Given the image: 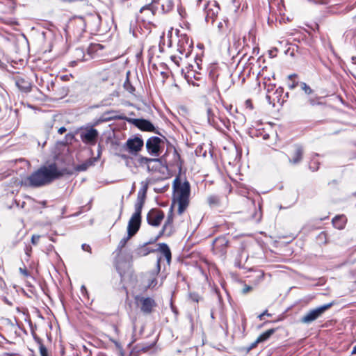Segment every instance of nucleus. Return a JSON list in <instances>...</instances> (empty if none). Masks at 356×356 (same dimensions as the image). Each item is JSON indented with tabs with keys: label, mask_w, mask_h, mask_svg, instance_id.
Returning a JSON list of instances; mask_svg holds the SVG:
<instances>
[{
	"label": "nucleus",
	"mask_w": 356,
	"mask_h": 356,
	"mask_svg": "<svg viewBox=\"0 0 356 356\" xmlns=\"http://www.w3.org/2000/svg\"><path fill=\"white\" fill-rule=\"evenodd\" d=\"M184 161L176 148L172 153V159L166 163V168L172 171H177L178 176L173 181V204H177V214L182 215L189 205L191 187L188 181L181 182L179 175L181 172Z\"/></svg>",
	"instance_id": "obj_1"
},
{
	"label": "nucleus",
	"mask_w": 356,
	"mask_h": 356,
	"mask_svg": "<svg viewBox=\"0 0 356 356\" xmlns=\"http://www.w3.org/2000/svg\"><path fill=\"white\" fill-rule=\"evenodd\" d=\"M64 172L60 170L56 163L44 165L34 171L29 176L25 177L22 183L26 186L38 188L48 185L54 180L63 177Z\"/></svg>",
	"instance_id": "obj_2"
},
{
	"label": "nucleus",
	"mask_w": 356,
	"mask_h": 356,
	"mask_svg": "<svg viewBox=\"0 0 356 356\" xmlns=\"http://www.w3.org/2000/svg\"><path fill=\"white\" fill-rule=\"evenodd\" d=\"M145 201V192L138 193L137 201L134 205V212L130 218L127 225V234L133 237L140 229L142 222V210Z\"/></svg>",
	"instance_id": "obj_3"
},
{
	"label": "nucleus",
	"mask_w": 356,
	"mask_h": 356,
	"mask_svg": "<svg viewBox=\"0 0 356 356\" xmlns=\"http://www.w3.org/2000/svg\"><path fill=\"white\" fill-rule=\"evenodd\" d=\"M106 120H126L129 123H131L140 130L143 131L154 132L159 134V131L154 127L153 124L145 119L143 118H129L124 114L121 115H113L106 118Z\"/></svg>",
	"instance_id": "obj_4"
},
{
	"label": "nucleus",
	"mask_w": 356,
	"mask_h": 356,
	"mask_svg": "<svg viewBox=\"0 0 356 356\" xmlns=\"http://www.w3.org/2000/svg\"><path fill=\"white\" fill-rule=\"evenodd\" d=\"M134 303L140 312L146 316L153 314L158 307V304L153 297L143 295L135 296Z\"/></svg>",
	"instance_id": "obj_5"
},
{
	"label": "nucleus",
	"mask_w": 356,
	"mask_h": 356,
	"mask_svg": "<svg viewBox=\"0 0 356 356\" xmlns=\"http://www.w3.org/2000/svg\"><path fill=\"white\" fill-rule=\"evenodd\" d=\"M228 235V234L220 235L213 241L211 250L214 254L219 257L225 256L230 246Z\"/></svg>",
	"instance_id": "obj_6"
},
{
	"label": "nucleus",
	"mask_w": 356,
	"mask_h": 356,
	"mask_svg": "<svg viewBox=\"0 0 356 356\" xmlns=\"http://www.w3.org/2000/svg\"><path fill=\"white\" fill-rule=\"evenodd\" d=\"M184 77L188 83H191L194 86H199L200 83L196 81H202L204 77L203 70H199L195 68L193 64H188L185 69H182Z\"/></svg>",
	"instance_id": "obj_7"
},
{
	"label": "nucleus",
	"mask_w": 356,
	"mask_h": 356,
	"mask_svg": "<svg viewBox=\"0 0 356 356\" xmlns=\"http://www.w3.org/2000/svg\"><path fill=\"white\" fill-rule=\"evenodd\" d=\"M175 232V227L174 226V212L173 205L171 206L170 211L168 213L166 219L161 229L159 232V234L155 239L165 236L168 237L171 236Z\"/></svg>",
	"instance_id": "obj_8"
},
{
	"label": "nucleus",
	"mask_w": 356,
	"mask_h": 356,
	"mask_svg": "<svg viewBox=\"0 0 356 356\" xmlns=\"http://www.w3.org/2000/svg\"><path fill=\"white\" fill-rule=\"evenodd\" d=\"M203 8L206 22L213 24L220 11L219 3L214 0L209 1L204 4Z\"/></svg>",
	"instance_id": "obj_9"
},
{
	"label": "nucleus",
	"mask_w": 356,
	"mask_h": 356,
	"mask_svg": "<svg viewBox=\"0 0 356 356\" xmlns=\"http://www.w3.org/2000/svg\"><path fill=\"white\" fill-rule=\"evenodd\" d=\"M333 305V302H330L321 305L314 309L309 311L301 318V322L304 323H311L318 318L325 311L329 309Z\"/></svg>",
	"instance_id": "obj_10"
},
{
	"label": "nucleus",
	"mask_w": 356,
	"mask_h": 356,
	"mask_svg": "<svg viewBox=\"0 0 356 356\" xmlns=\"http://www.w3.org/2000/svg\"><path fill=\"white\" fill-rule=\"evenodd\" d=\"M165 218V213L159 208L151 209L147 213L146 220L149 225L159 227Z\"/></svg>",
	"instance_id": "obj_11"
},
{
	"label": "nucleus",
	"mask_w": 356,
	"mask_h": 356,
	"mask_svg": "<svg viewBox=\"0 0 356 356\" xmlns=\"http://www.w3.org/2000/svg\"><path fill=\"white\" fill-rule=\"evenodd\" d=\"M164 142L157 136H152L146 141L145 147L148 153L152 156H159L162 152Z\"/></svg>",
	"instance_id": "obj_12"
},
{
	"label": "nucleus",
	"mask_w": 356,
	"mask_h": 356,
	"mask_svg": "<svg viewBox=\"0 0 356 356\" xmlns=\"http://www.w3.org/2000/svg\"><path fill=\"white\" fill-rule=\"evenodd\" d=\"M144 146L143 140L138 136L131 137L123 145L124 150L132 155H137Z\"/></svg>",
	"instance_id": "obj_13"
},
{
	"label": "nucleus",
	"mask_w": 356,
	"mask_h": 356,
	"mask_svg": "<svg viewBox=\"0 0 356 356\" xmlns=\"http://www.w3.org/2000/svg\"><path fill=\"white\" fill-rule=\"evenodd\" d=\"M305 149L300 144H293L289 151V161L293 164H298L303 159Z\"/></svg>",
	"instance_id": "obj_14"
},
{
	"label": "nucleus",
	"mask_w": 356,
	"mask_h": 356,
	"mask_svg": "<svg viewBox=\"0 0 356 356\" xmlns=\"http://www.w3.org/2000/svg\"><path fill=\"white\" fill-rule=\"evenodd\" d=\"M82 142L90 145H95L99 137V132L94 128L86 129L80 134Z\"/></svg>",
	"instance_id": "obj_15"
},
{
	"label": "nucleus",
	"mask_w": 356,
	"mask_h": 356,
	"mask_svg": "<svg viewBox=\"0 0 356 356\" xmlns=\"http://www.w3.org/2000/svg\"><path fill=\"white\" fill-rule=\"evenodd\" d=\"M207 202L211 209L218 210L219 212H222L227 206V203L224 202L222 198L216 195H210L208 196Z\"/></svg>",
	"instance_id": "obj_16"
},
{
	"label": "nucleus",
	"mask_w": 356,
	"mask_h": 356,
	"mask_svg": "<svg viewBox=\"0 0 356 356\" xmlns=\"http://www.w3.org/2000/svg\"><path fill=\"white\" fill-rule=\"evenodd\" d=\"M158 10V6L147 4L140 9V17L143 22H149L156 15Z\"/></svg>",
	"instance_id": "obj_17"
},
{
	"label": "nucleus",
	"mask_w": 356,
	"mask_h": 356,
	"mask_svg": "<svg viewBox=\"0 0 356 356\" xmlns=\"http://www.w3.org/2000/svg\"><path fill=\"white\" fill-rule=\"evenodd\" d=\"M192 42H189L186 38H181L179 40L177 44V55H180L186 59L191 53Z\"/></svg>",
	"instance_id": "obj_18"
},
{
	"label": "nucleus",
	"mask_w": 356,
	"mask_h": 356,
	"mask_svg": "<svg viewBox=\"0 0 356 356\" xmlns=\"http://www.w3.org/2000/svg\"><path fill=\"white\" fill-rule=\"evenodd\" d=\"M289 97V92H284V89L282 87L277 88L273 94L272 103L273 106L276 104L282 106L287 101Z\"/></svg>",
	"instance_id": "obj_19"
},
{
	"label": "nucleus",
	"mask_w": 356,
	"mask_h": 356,
	"mask_svg": "<svg viewBox=\"0 0 356 356\" xmlns=\"http://www.w3.org/2000/svg\"><path fill=\"white\" fill-rule=\"evenodd\" d=\"M15 80L16 86L21 92L28 93L31 91V83L26 76L17 75L15 77Z\"/></svg>",
	"instance_id": "obj_20"
},
{
	"label": "nucleus",
	"mask_w": 356,
	"mask_h": 356,
	"mask_svg": "<svg viewBox=\"0 0 356 356\" xmlns=\"http://www.w3.org/2000/svg\"><path fill=\"white\" fill-rule=\"evenodd\" d=\"M47 90L49 92H52V95L55 96L56 98H62L65 97L68 93V88L66 87H60L58 85H56V83L51 81L50 85L47 86Z\"/></svg>",
	"instance_id": "obj_21"
},
{
	"label": "nucleus",
	"mask_w": 356,
	"mask_h": 356,
	"mask_svg": "<svg viewBox=\"0 0 356 356\" xmlns=\"http://www.w3.org/2000/svg\"><path fill=\"white\" fill-rule=\"evenodd\" d=\"M207 118L208 122L210 124H212L213 126L218 124L217 120L218 119L224 125L226 124V123L229 122V120L224 116H222L220 114H219L218 116L216 115L214 110L209 107L207 110Z\"/></svg>",
	"instance_id": "obj_22"
},
{
	"label": "nucleus",
	"mask_w": 356,
	"mask_h": 356,
	"mask_svg": "<svg viewBox=\"0 0 356 356\" xmlns=\"http://www.w3.org/2000/svg\"><path fill=\"white\" fill-rule=\"evenodd\" d=\"M220 76L219 69L216 66H211L209 71V78L212 81L214 89L219 92V86L218 83Z\"/></svg>",
	"instance_id": "obj_23"
},
{
	"label": "nucleus",
	"mask_w": 356,
	"mask_h": 356,
	"mask_svg": "<svg viewBox=\"0 0 356 356\" xmlns=\"http://www.w3.org/2000/svg\"><path fill=\"white\" fill-rule=\"evenodd\" d=\"M347 221L348 220L346 216L343 214H341L334 216L332 220V223L334 228L341 230L344 229Z\"/></svg>",
	"instance_id": "obj_24"
},
{
	"label": "nucleus",
	"mask_w": 356,
	"mask_h": 356,
	"mask_svg": "<svg viewBox=\"0 0 356 356\" xmlns=\"http://www.w3.org/2000/svg\"><path fill=\"white\" fill-rule=\"evenodd\" d=\"M35 343L38 346L40 356H51L47 347L44 346L42 339H41L36 334H33Z\"/></svg>",
	"instance_id": "obj_25"
},
{
	"label": "nucleus",
	"mask_w": 356,
	"mask_h": 356,
	"mask_svg": "<svg viewBox=\"0 0 356 356\" xmlns=\"http://www.w3.org/2000/svg\"><path fill=\"white\" fill-rule=\"evenodd\" d=\"M218 31L221 35H227L230 33L231 28L228 19H223L218 24Z\"/></svg>",
	"instance_id": "obj_26"
},
{
	"label": "nucleus",
	"mask_w": 356,
	"mask_h": 356,
	"mask_svg": "<svg viewBox=\"0 0 356 356\" xmlns=\"http://www.w3.org/2000/svg\"><path fill=\"white\" fill-rule=\"evenodd\" d=\"M159 251L161 252L165 258L166 259V261L168 264L170 263L171 259H172V254L171 251L170 250V248L166 243H159Z\"/></svg>",
	"instance_id": "obj_27"
},
{
	"label": "nucleus",
	"mask_w": 356,
	"mask_h": 356,
	"mask_svg": "<svg viewBox=\"0 0 356 356\" xmlns=\"http://www.w3.org/2000/svg\"><path fill=\"white\" fill-rule=\"evenodd\" d=\"M159 161L160 159H152L143 156H140L138 159V163L141 166L146 165L147 167L149 164L159 163Z\"/></svg>",
	"instance_id": "obj_28"
},
{
	"label": "nucleus",
	"mask_w": 356,
	"mask_h": 356,
	"mask_svg": "<svg viewBox=\"0 0 356 356\" xmlns=\"http://www.w3.org/2000/svg\"><path fill=\"white\" fill-rule=\"evenodd\" d=\"M160 5L163 13H167L173 10L175 3L173 0H163Z\"/></svg>",
	"instance_id": "obj_29"
},
{
	"label": "nucleus",
	"mask_w": 356,
	"mask_h": 356,
	"mask_svg": "<svg viewBox=\"0 0 356 356\" xmlns=\"http://www.w3.org/2000/svg\"><path fill=\"white\" fill-rule=\"evenodd\" d=\"M276 328H271L265 331L257 337V341L261 343L267 341L276 332Z\"/></svg>",
	"instance_id": "obj_30"
},
{
	"label": "nucleus",
	"mask_w": 356,
	"mask_h": 356,
	"mask_svg": "<svg viewBox=\"0 0 356 356\" xmlns=\"http://www.w3.org/2000/svg\"><path fill=\"white\" fill-rule=\"evenodd\" d=\"M94 164L92 159H89L81 164L77 165L74 169L78 172L86 171L88 168Z\"/></svg>",
	"instance_id": "obj_31"
},
{
	"label": "nucleus",
	"mask_w": 356,
	"mask_h": 356,
	"mask_svg": "<svg viewBox=\"0 0 356 356\" xmlns=\"http://www.w3.org/2000/svg\"><path fill=\"white\" fill-rule=\"evenodd\" d=\"M316 241L320 245H326L328 243V234L325 231L320 232L316 236Z\"/></svg>",
	"instance_id": "obj_32"
},
{
	"label": "nucleus",
	"mask_w": 356,
	"mask_h": 356,
	"mask_svg": "<svg viewBox=\"0 0 356 356\" xmlns=\"http://www.w3.org/2000/svg\"><path fill=\"white\" fill-rule=\"evenodd\" d=\"M129 74H130V72H128L127 73V78H126V80L124 83V88L127 91L129 92L130 94H132L134 95V92L136 90L135 88L133 86V85L131 84V83L130 82V80H129Z\"/></svg>",
	"instance_id": "obj_33"
},
{
	"label": "nucleus",
	"mask_w": 356,
	"mask_h": 356,
	"mask_svg": "<svg viewBox=\"0 0 356 356\" xmlns=\"http://www.w3.org/2000/svg\"><path fill=\"white\" fill-rule=\"evenodd\" d=\"M232 224L229 223V222H225V223L215 225L213 227V232H220V231H221V232L225 231L227 229H229L230 226H232Z\"/></svg>",
	"instance_id": "obj_34"
},
{
	"label": "nucleus",
	"mask_w": 356,
	"mask_h": 356,
	"mask_svg": "<svg viewBox=\"0 0 356 356\" xmlns=\"http://www.w3.org/2000/svg\"><path fill=\"white\" fill-rule=\"evenodd\" d=\"M103 48L102 45L100 44H91L88 48V54L90 57H92V54L97 52L99 49Z\"/></svg>",
	"instance_id": "obj_35"
},
{
	"label": "nucleus",
	"mask_w": 356,
	"mask_h": 356,
	"mask_svg": "<svg viewBox=\"0 0 356 356\" xmlns=\"http://www.w3.org/2000/svg\"><path fill=\"white\" fill-rule=\"evenodd\" d=\"M75 54H76V59L79 62L84 61L88 59V58H85L84 51L81 48H76L75 50Z\"/></svg>",
	"instance_id": "obj_36"
},
{
	"label": "nucleus",
	"mask_w": 356,
	"mask_h": 356,
	"mask_svg": "<svg viewBox=\"0 0 356 356\" xmlns=\"http://www.w3.org/2000/svg\"><path fill=\"white\" fill-rule=\"evenodd\" d=\"M297 77V74H290L288 78L289 79L291 80V83H289V88L291 89V90H293L295 88L298 87V86H300V83L298 81H296L295 80V79Z\"/></svg>",
	"instance_id": "obj_37"
},
{
	"label": "nucleus",
	"mask_w": 356,
	"mask_h": 356,
	"mask_svg": "<svg viewBox=\"0 0 356 356\" xmlns=\"http://www.w3.org/2000/svg\"><path fill=\"white\" fill-rule=\"evenodd\" d=\"M172 61L178 67H179L184 62L185 59L184 57L180 55L175 54L170 56Z\"/></svg>",
	"instance_id": "obj_38"
},
{
	"label": "nucleus",
	"mask_w": 356,
	"mask_h": 356,
	"mask_svg": "<svg viewBox=\"0 0 356 356\" xmlns=\"http://www.w3.org/2000/svg\"><path fill=\"white\" fill-rule=\"evenodd\" d=\"M300 87L307 95H311L314 92L310 86L305 82H300Z\"/></svg>",
	"instance_id": "obj_39"
},
{
	"label": "nucleus",
	"mask_w": 356,
	"mask_h": 356,
	"mask_svg": "<svg viewBox=\"0 0 356 356\" xmlns=\"http://www.w3.org/2000/svg\"><path fill=\"white\" fill-rule=\"evenodd\" d=\"M202 60L201 57L196 56L195 58V60H194V65H193L195 66V68H196L199 70H203L202 67Z\"/></svg>",
	"instance_id": "obj_40"
},
{
	"label": "nucleus",
	"mask_w": 356,
	"mask_h": 356,
	"mask_svg": "<svg viewBox=\"0 0 356 356\" xmlns=\"http://www.w3.org/2000/svg\"><path fill=\"white\" fill-rule=\"evenodd\" d=\"M160 166L161 161L159 163L149 164V165L147 167V169L149 172H156L159 170Z\"/></svg>",
	"instance_id": "obj_41"
},
{
	"label": "nucleus",
	"mask_w": 356,
	"mask_h": 356,
	"mask_svg": "<svg viewBox=\"0 0 356 356\" xmlns=\"http://www.w3.org/2000/svg\"><path fill=\"white\" fill-rule=\"evenodd\" d=\"M318 100H319V98H317V99L309 98L307 100V102L305 103V104L303 106H306L307 104L311 105L312 106L320 104L321 102Z\"/></svg>",
	"instance_id": "obj_42"
},
{
	"label": "nucleus",
	"mask_w": 356,
	"mask_h": 356,
	"mask_svg": "<svg viewBox=\"0 0 356 356\" xmlns=\"http://www.w3.org/2000/svg\"><path fill=\"white\" fill-rule=\"evenodd\" d=\"M156 284H157V279L155 277H153L149 280L147 288L152 289V288L155 287L156 286Z\"/></svg>",
	"instance_id": "obj_43"
},
{
	"label": "nucleus",
	"mask_w": 356,
	"mask_h": 356,
	"mask_svg": "<svg viewBox=\"0 0 356 356\" xmlns=\"http://www.w3.org/2000/svg\"><path fill=\"white\" fill-rule=\"evenodd\" d=\"M155 250L149 248L147 245H145L140 248V252L143 253V254H147L151 252H154Z\"/></svg>",
	"instance_id": "obj_44"
},
{
	"label": "nucleus",
	"mask_w": 356,
	"mask_h": 356,
	"mask_svg": "<svg viewBox=\"0 0 356 356\" xmlns=\"http://www.w3.org/2000/svg\"><path fill=\"white\" fill-rule=\"evenodd\" d=\"M131 237H129V235L127 234V237H124L123 238H122L119 243V245H118V248L120 249H122L124 247H125V245H127V241L131 238Z\"/></svg>",
	"instance_id": "obj_45"
},
{
	"label": "nucleus",
	"mask_w": 356,
	"mask_h": 356,
	"mask_svg": "<svg viewBox=\"0 0 356 356\" xmlns=\"http://www.w3.org/2000/svg\"><path fill=\"white\" fill-rule=\"evenodd\" d=\"M189 296H190L191 300L195 302H198L200 301V300L201 299V297L197 293H191Z\"/></svg>",
	"instance_id": "obj_46"
},
{
	"label": "nucleus",
	"mask_w": 356,
	"mask_h": 356,
	"mask_svg": "<svg viewBox=\"0 0 356 356\" xmlns=\"http://www.w3.org/2000/svg\"><path fill=\"white\" fill-rule=\"evenodd\" d=\"M253 289L252 286L248 285L246 284H244L243 288L242 289V293L243 294H246L250 291H252Z\"/></svg>",
	"instance_id": "obj_47"
},
{
	"label": "nucleus",
	"mask_w": 356,
	"mask_h": 356,
	"mask_svg": "<svg viewBox=\"0 0 356 356\" xmlns=\"http://www.w3.org/2000/svg\"><path fill=\"white\" fill-rule=\"evenodd\" d=\"M245 108H248L249 110L254 109V105H253L252 101L250 99H248L245 102Z\"/></svg>",
	"instance_id": "obj_48"
},
{
	"label": "nucleus",
	"mask_w": 356,
	"mask_h": 356,
	"mask_svg": "<svg viewBox=\"0 0 356 356\" xmlns=\"http://www.w3.org/2000/svg\"><path fill=\"white\" fill-rule=\"evenodd\" d=\"M264 316H267L268 317H271L272 316V314L268 313V309H266L264 310L261 314H260L257 318L260 320V321H262L264 319Z\"/></svg>",
	"instance_id": "obj_49"
},
{
	"label": "nucleus",
	"mask_w": 356,
	"mask_h": 356,
	"mask_svg": "<svg viewBox=\"0 0 356 356\" xmlns=\"http://www.w3.org/2000/svg\"><path fill=\"white\" fill-rule=\"evenodd\" d=\"M19 272L21 273L22 275H23L26 277L30 276V273L26 269V267H24V268H19Z\"/></svg>",
	"instance_id": "obj_50"
},
{
	"label": "nucleus",
	"mask_w": 356,
	"mask_h": 356,
	"mask_svg": "<svg viewBox=\"0 0 356 356\" xmlns=\"http://www.w3.org/2000/svg\"><path fill=\"white\" fill-rule=\"evenodd\" d=\"M260 342H258L257 341V339L253 342L252 343L248 348H247V352H249L251 350L255 348L257 345Z\"/></svg>",
	"instance_id": "obj_51"
},
{
	"label": "nucleus",
	"mask_w": 356,
	"mask_h": 356,
	"mask_svg": "<svg viewBox=\"0 0 356 356\" xmlns=\"http://www.w3.org/2000/svg\"><path fill=\"white\" fill-rule=\"evenodd\" d=\"M40 236L39 235H33L31 237V243L33 245H37L39 240H40Z\"/></svg>",
	"instance_id": "obj_52"
},
{
	"label": "nucleus",
	"mask_w": 356,
	"mask_h": 356,
	"mask_svg": "<svg viewBox=\"0 0 356 356\" xmlns=\"http://www.w3.org/2000/svg\"><path fill=\"white\" fill-rule=\"evenodd\" d=\"M82 249L84 251H87V252H91V248H90V246L89 245L83 244L82 245Z\"/></svg>",
	"instance_id": "obj_53"
},
{
	"label": "nucleus",
	"mask_w": 356,
	"mask_h": 356,
	"mask_svg": "<svg viewBox=\"0 0 356 356\" xmlns=\"http://www.w3.org/2000/svg\"><path fill=\"white\" fill-rule=\"evenodd\" d=\"M163 0H152V2L149 4H154V6H157L161 4Z\"/></svg>",
	"instance_id": "obj_54"
},
{
	"label": "nucleus",
	"mask_w": 356,
	"mask_h": 356,
	"mask_svg": "<svg viewBox=\"0 0 356 356\" xmlns=\"http://www.w3.org/2000/svg\"><path fill=\"white\" fill-rule=\"evenodd\" d=\"M67 131L66 128L65 127H62L58 129V133L59 134H64L65 131Z\"/></svg>",
	"instance_id": "obj_55"
},
{
	"label": "nucleus",
	"mask_w": 356,
	"mask_h": 356,
	"mask_svg": "<svg viewBox=\"0 0 356 356\" xmlns=\"http://www.w3.org/2000/svg\"><path fill=\"white\" fill-rule=\"evenodd\" d=\"M351 354L352 355H356V345L353 347V348L352 350V352H351Z\"/></svg>",
	"instance_id": "obj_56"
},
{
	"label": "nucleus",
	"mask_w": 356,
	"mask_h": 356,
	"mask_svg": "<svg viewBox=\"0 0 356 356\" xmlns=\"http://www.w3.org/2000/svg\"><path fill=\"white\" fill-rule=\"evenodd\" d=\"M4 355L6 356H16V354H15V353H4Z\"/></svg>",
	"instance_id": "obj_57"
},
{
	"label": "nucleus",
	"mask_w": 356,
	"mask_h": 356,
	"mask_svg": "<svg viewBox=\"0 0 356 356\" xmlns=\"http://www.w3.org/2000/svg\"><path fill=\"white\" fill-rule=\"evenodd\" d=\"M3 51L1 49H0V63L1 62V58L3 56Z\"/></svg>",
	"instance_id": "obj_58"
},
{
	"label": "nucleus",
	"mask_w": 356,
	"mask_h": 356,
	"mask_svg": "<svg viewBox=\"0 0 356 356\" xmlns=\"http://www.w3.org/2000/svg\"><path fill=\"white\" fill-rule=\"evenodd\" d=\"M3 284H4V281H3V278L0 276V287H1Z\"/></svg>",
	"instance_id": "obj_59"
},
{
	"label": "nucleus",
	"mask_w": 356,
	"mask_h": 356,
	"mask_svg": "<svg viewBox=\"0 0 356 356\" xmlns=\"http://www.w3.org/2000/svg\"><path fill=\"white\" fill-rule=\"evenodd\" d=\"M132 323L134 325V328H136V318L132 319Z\"/></svg>",
	"instance_id": "obj_60"
},
{
	"label": "nucleus",
	"mask_w": 356,
	"mask_h": 356,
	"mask_svg": "<svg viewBox=\"0 0 356 356\" xmlns=\"http://www.w3.org/2000/svg\"><path fill=\"white\" fill-rule=\"evenodd\" d=\"M0 271L4 273L3 266L2 263H0Z\"/></svg>",
	"instance_id": "obj_61"
},
{
	"label": "nucleus",
	"mask_w": 356,
	"mask_h": 356,
	"mask_svg": "<svg viewBox=\"0 0 356 356\" xmlns=\"http://www.w3.org/2000/svg\"><path fill=\"white\" fill-rule=\"evenodd\" d=\"M115 113H116L115 111H109L106 112L105 114H113Z\"/></svg>",
	"instance_id": "obj_62"
},
{
	"label": "nucleus",
	"mask_w": 356,
	"mask_h": 356,
	"mask_svg": "<svg viewBox=\"0 0 356 356\" xmlns=\"http://www.w3.org/2000/svg\"><path fill=\"white\" fill-rule=\"evenodd\" d=\"M353 38H356V30L353 31Z\"/></svg>",
	"instance_id": "obj_63"
},
{
	"label": "nucleus",
	"mask_w": 356,
	"mask_h": 356,
	"mask_svg": "<svg viewBox=\"0 0 356 356\" xmlns=\"http://www.w3.org/2000/svg\"><path fill=\"white\" fill-rule=\"evenodd\" d=\"M232 108V105H229V106H225V108H226L227 110H228V111H231Z\"/></svg>",
	"instance_id": "obj_64"
}]
</instances>
